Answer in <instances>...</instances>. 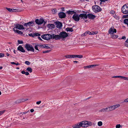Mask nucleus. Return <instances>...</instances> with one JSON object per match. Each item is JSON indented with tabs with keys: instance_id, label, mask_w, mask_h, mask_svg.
<instances>
[{
	"instance_id": "2",
	"label": "nucleus",
	"mask_w": 128,
	"mask_h": 128,
	"mask_svg": "<svg viewBox=\"0 0 128 128\" xmlns=\"http://www.w3.org/2000/svg\"><path fill=\"white\" fill-rule=\"evenodd\" d=\"M122 11L124 14H128V4H125L122 7Z\"/></svg>"
},
{
	"instance_id": "8",
	"label": "nucleus",
	"mask_w": 128,
	"mask_h": 128,
	"mask_svg": "<svg viewBox=\"0 0 128 128\" xmlns=\"http://www.w3.org/2000/svg\"><path fill=\"white\" fill-rule=\"evenodd\" d=\"M14 26H15L16 28L19 30H23L25 29L24 28V26L22 25L16 24H14Z\"/></svg>"
},
{
	"instance_id": "53",
	"label": "nucleus",
	"mask_w": 128,
	"mask_h": 128,
	"mask_svg": "<svg viewBox=\"0 0 128 128\" xmlns=\"http://www.w3.org/2000/svg\"><path fill=\"white\" fill-rule=\"evenodd\" d=\"M41 102L40 101H38L36 102V104H39L41 103Z\"/></svg>"
},
{
	"instance_id": "38",
	"label": "nucleus",
	"mask_w": 128,
	"mask_h": 128,
	"mask_svg": "<svg viewBox=\"0 0 128 128\" xmlns=\"http://www.w3.org/2000/svg\"><path fill=\"white\" fill-rule=\"evenodd\" d=\"M33 35L34 36H40V34L38 33H33Z\"/></svg>"
},
{
	"instance_id": "17",
	"label": "nucleus",
	"mask_w": 128,
	"mask_h": 128,
	"mask_svg": "<svg viewBox=\"0 0 128 128\" xmlns=\"http://www.w3.org/2000/svg\"><path fill=\"white\" fill-rule=\"evenodd\" d=\"M81 122H79L77 124H76L74 125L72 127L75 128H79L81 127H82V124H81Z\"/></svg>"
},
{
	"instance_id": "46",
	"label": "nucleus",
	"mask_w": 128,
	"mask_h": 128,
	"mask_svg": "<svg viewBox=\"0 0 128 128\" xmlns=\"http://www.w3.org/2000/svg\"><path fill=\"white\" fill-rule=\"evenodd\" d=\"M4 56V54L3 53H0V58L3 57Z\"/></svg>"
},
{
	"instance_id": "4",
	"label": "nucleus",
	"mask_w": 128,
	"mask_h": 128,
	"mask_svg": "<svg viewBox=\"0 0 128 128\" xmlns=\"http://www.w3.org/2000/svg\"><path fill=\"white\" fill-rule=\"evenodd\" d=\"M25 48L28 51L34 52V48L32 45L26 44L25 46Z\"/></svg>"
},
{
	"instance_id": "64",
	"label": "nucleus",
	"mask_w": 128,
	"mask_h": 128,
	"mask_svg": "<svg viewBox=\"0 0 128 128\" xmlns=\"http://www.w3.org/2000/svg\"><path fill=\"white\" fill-rule=\"evenodd\" d=\"M34 111V110L33 109H31L30 110V111L31 112H33Z\"/></svg>"
},
{
	"instance_id": "49",
	"label": "nucleus",
	"mask_w": 128,
	"mask_h": 128,
	"mask_svg": "<svg viewBox=\"0 0 128 128\" xmlns=\"http://www.w3.org/2000/svg\"><path fill=\"white\" fill-rule=\"evenodd\" d=\"M43 48H46L47 49H49V48H50V47H49L48 46H43Z\"/></svg>"
},
{
	"instance_id": "33",
	"label": "nucleus",
	"mask_w": 128,
	"mask_h": 128,
	"mask_svg": "<svg viewBox=\"0 0 128 128\" xmlns=\"http://www.w3.org/2000/svg\"><path fill=\"white\" fill-rule=\"evenodd\" d=\"M79 11L78 10H72V14H77V13H78V12Z\"/></svg>"
},
{
	"instance_id": "51",
	"label": "nucleus",
	"mask_w": 128,
	"mask_h": 128,
	"mask_svg": "<svg viewBox=\"0 0 128 128\" xmlns=\"http://www.w3.org/2000/svg\"><path fill=\"white\" fill-rule=\"evenodd\" d=\"M28 112H21L20 113V114H26Z\"/></svg>"
},
{
	"instance_id": "40",
	"label": "nucleus",
	"mask_w": 128,
	"mask_h": 128,
	"mask_svg": "<svg viewBox=\"0 0 128 128\" xmlns=\"http://www.w3.org/2000/svg\"><path fill=\"white\" fill-rule=\"evenodd\" d=\"M25 63L27 65H29L30 64V62L28 61H25Z\"/></svg>"
},
{
	"instance_id": "50",
	"label": "nucleus",
	"mask_w": 128,
	"mask_h": 128,
	"mask_svg": "<svg viewBox=\"0 0 128 128\" xmlns=\"http://www.w3.org/2000/svg\"><path fill=\"white\" fill-rule=\"evenodd\" d=\"M123 78L125 80H128V78L127 77L124 76Z\"/></svg>"
},
{
	"instance_id": "39",
	"label": "nucleus",
	"mask_w": 128,
	"mask_h": 128,
	"mask_svg": "<svg viewBox=\"0 0 128 128\" xmlns=\"http://www.w3.org/2000/svg\"><path fill=\"white\" fill-rule=\"evenodd\" d=\"M118 36L116 35H114L112 36V38L113 39H114L116 38H118Z\"/></svg>"
},
{
	"instance_id": "60",
	"label": "nucleus",
	"mask_w": 128,
	"mask_h": 128,
	"mask_svg": "<svg viewBox=\"0 0 128 128\" xmlns=\"http://www.w3.org/2000/svg\"><path fill=\"white\" fill-rule=\"evenodd\" d=\"M26 72L24 71H22L21 73L22 74H25Z\"/></svg>"
},
{
	"instance_id": "63",
	"label": "nucleus",
	"mask_w": 128,
	"mask_h": 128,
	"mask_svg": "<svg viewBox=\"0 0 128 128\" xmlns=\"http://www.w3.org/2000/svg\"><path fill=\"white\" fill-rule=\"evenodd\" d=\"M21 100V102H24L25 101V100L24 99H20Z\"/></svg>"
},
{
	"instance_id": "62",
	"label": "nucleus",
	"mask_w": 128,
	"mask_h": 128,
	"mask_svg": "<svg viewBox=\"0 0 128 128\" xmlns=\"http://www.w3.org/2000/svg\"><path fill=\"white\" fill-rule=\"evenodd\" d=\"M124 76H119L118 78H124Z\"/></svg>"
},
{
	"instance_id": "56",
	"label": "nucleus",
	"mask_w": 128,
	"mask_h": 128,
	"mask_svg": "<svg viewBox=\"0 0 128 128\" xmlns=\"http://www.w3.org/2000/svg\"><path fill=\"white\" fill-rule=\"evenodd\" d=\"M114 13V10H112L110 11V13L112 14H113Z\"/></svg>"
},
{
	"instance_id": "57",
	"label": "nucleus",
	"mask_w": 128,
	"mask_h": 128,
	"mask_svg": "<svg viewBox=\"0 0 128 128\" xmlns=\"http://www.w3.org/2000/svg\"><path fill=\"white\" fill-rule=\"evenodd\" d=\"M25 74L26 76H28L29 75V73L28 72H26Z\"/></svg>"
},
{
	"instance_id": "11",
	"label": "nucleus",
	"mask_w": 128,
	"mask_h": 128,
	"mask_svg": "<svg viewBox=\"0 0 128 128\" xmlns=\"http://www.w3.org/2000/svg\"><path fill=\"white\" fill-rule=\"evenodd\" d=\"M116 29L115 28L114 29V27H111V28L109 29L108 31V33L109 34H113L114 33H116Z\"/></svg>"
},
{
	"instance_id": "9",
	"label": "nucleus",
	"mask_w": 128,
	"mask_h": 128,
	"mask_svg": "<svg viewBox=\"0 0 128 128\" xmlns=\"http://www.w3.org/2000/svg\"><path fill=\"white\" fill-rule=\"evenodd\" d=\"M72 18L76 21L78 22L80 19L79 15L77 14H74L72 16Z\"/></svg>"
},
{
	"instance_id": "26",
	"label": "nucleus",
	"mask_w": 128,
	"mask_h": 128,
	"mask_svg": "<svg viewBox=\"0 0 128 128\" xmlns=\"http://www.w3.org/2000/svg\"><path fill=\"white\" fill-rule=\"evenodd\" d=\"M26 70L28 72L30 73L32 71V69L30 67H28L27 68Z\"/></svg>"
},
{
	"instance_id": "3",
	"label": "nucleus",
	"mask_w": 128,
	"mask_h": 128,
	"mask_svg": "<svg viewBox=\"0 0 128 128\" xmlns=\"http://www.w3.org/2000/svg\"><path fill=\"white\" fill-rule=\"evenodd\" d=\"M92 9L93 11L95 12H98L101 11L102 10L100 8L98 5L92 6Z\"/></svg>"
},
{
	"instance_id": "21",
	"label": "nucleus",
	"mask_w": 128,
	"mask_h": 128,
	"mask_svg": "<svg viewBox=\"0 0 128 128\" xmlns=\"http://www.w3.org/2000/svg\"><path fill=\"white\" fill-rule=\"evenodd\" d=\"M45 36L47 39L46 40H48L52 38V35L50 34H46Z\"/></svg>"
},
{
	"instance_id": "25",
	"label": "nucleus",
	"mask_w": 128,
	"mask_h": 128,
	"mask_svg": "<svg viewBox=\"0 0 128 128\" xmlns=\"http://www.w3.org/2000/svg\"><path fill=\"white\" fill-rule=\"evenodd\" d=\"M48 26L50 28H55L54 25L52 24H48Z\"/></svg>"
},
{
	"instance_id": "42",
	"label": "nucleus",
	"mask_w": 128,
	"mask_h": 128,
	"mask_svg": "<svg viewBox=\"0 0 128 128\" xmlns=\"http://www.w3.org/2000/svg\"><path fill=\"white\" fill-rule=\"evenodd\" d=\"M38 44H37L36 45L34 46V48L35 49L39 51V50L38 49Z\"/></svg>"
},
{
	"instance_id": "12",
	"label": "nucleus",
	"mask_w": 128,
	"mask_h": 128,
	"mask_svg": "<svg viewBox=\"0 0 128 128\" xmlns=\"http://www.w3.org/2000/svg\"><path fill=\"white\" fill-rule=\"evenodd\" d=\"M80 18L84 20L88 18V16L86 14H82L79 15Z\"/></svg>"
},
{
	"instance_id": "23",
	"label": "nucleus",
	"mask_w": 128,
	"mask_h": 128,
	"mask_svg": "<svg viewBox=\"0 0 128 128\" xmlns=\"http://www.w3.org/2000/svg\"><path fill=\"white\" fill-rule=\"evenodd\" d=\"M6 9L10 12H16V9L11 8H6Z\"/></svg>"
},
{
	"instance_id": "58",
	"label": "nucleus",
	"mask_w": 128,
	"mask_h": 128,
	"mask_svg": "<svg viewBox=\"0 0 128 128\" xmlns=\"http://www.w3.org/2000/svg\"><path fill=\"white\" fill-rule=\"evenodd\" d=\"M126 39V37L125 36H123L121 38V39Z\"/></svg>"
},
{
	"instance_id": "6",
	"label": "nucleus",
	"mask_w": 128,
	"mask_h": 128,
	"mask_svg": "<svg viewBox=\"0 0 128 128\" xmlns=\"http://www.w3.org/2000/svg\"><path fill=\"white\" fill-rule=\"evenodd\" d=\"M120 106V104H117L108 107L109 111H112L114 110Z\"/></svg>"
},
{
	"instance_id": "19",
	"label": "nucleus",
	"mask_w": 128,
	"mask_h": 128,
	"mask_svg": "<svg viewBox=\"0 0 128 128\" xmlns=\"http://www.w3.org/2000/svg\"><path fill=\"white\" fill-rule=\"evenodd\" d=\"M98 66V64H94L84 66V67L85 69H86V68H92L93 67L96 66Z\"/></svg>"
},
{
	"instance_id": "30",
	"label": "nucleus",
	"mask_w": 128,
	"mask_h": 128,
	"mask_svg": "<svg viewBox=\"0 0 128 128\" xmlns=\"http://www.w3.org/2000/svg\"><path fill=\"white\" fill-rule=\"evenodd\" d=\"M16 32L18 33L19 34H23V32H21V31L18 30H16Z\"/></svg>"
},
{
	"instance_id": "55",
	"label": "nucleus",
	"mask_w": 128,
	"mask_h": 128,
	"mask_svg": "<svg viewBox=\"0 0 128 128\" xmlns=\"http://www.w3.org/2000/svg\"><path fill=\"white\" fill-rule=\"evenodd\" d=\"M29 36H32V37H33L34 36V35H33V34L31 33V34H29Z\"/></svg>"
},
{
	"instance_id": "27",
	"label": "nucleus",
	"mask_w": 128,
	"mask_h": 128,
	"mask_svg": "<svg viewBox=\"0 0 128 128\" xmlns=\"http://www.w3.org/2000/svg\"><path fill=\"white\" fill-rule=\"evenodd\" d=\"M124 22L128 26V18L124 20Z\"/></svg>"
},
{
	"instance_id": "61",
	"label": "nucleus",
	"mask_w": 128,
	"mask_h": 128,
	"mask_svg": "<svg viewBox=\"0 0 128 128\" xmlns=\"http://www.w3.org/2000/svg\"><path fill=\"white\" fill-rule=\"evenodd\" d=\"M38 39L39 40H41V41H42V38H41L40 37H38Z\"/></svg>"
},
{
	"instance_id": "5",
	"label": "nucleus",
	"mask_w": 128,
	"mask_h": 128,
	"mask_svg": "<svg viewBox=\"0 0 128 128\" xmlns=\"http://www.w3.org/2000/svg\"><path fill=\"white\" fill-rule=\"evenodd\" d=\"M35 22L38 25H40L42 24L43 23H44V25L46 23V22L44 21L43 19H40L39 20L38 19H36L35 20Z\"/></svg>"
},
{
	"instance_id": "35",
	"label": "nucleus",
	"mask_w": 128,
	"mask_h": 128,
	"mask_svg": "<svg viewBox=\"0 0 128 128\" xmlns=\"http://www.w3.org/2000/svg\"><path fill=\"white\" fill-rule=\"evenodd\" d=\"M41 37L42 39L46 40L47 39H46L45 34L42 35L41 36Z\"/></svg>"
},
{
	"instance_id": "20",
	"label": "nucleus",
	"mask_w": 128,
	"mask_h": 128,
	"mask_svg": "<svg viewBox=\"0 0 128 128\" xmlns=\"http://www.w3.org/2000/svg\"><path fill=\"white\" fill-rule=\"evenodd\" d=\"M18 50L22 52H25V50L23 48L21 45L19 46L18 48Z\"/></svg>"
},
{
	"instance_id": "47",
	"label": "nucleus",
	"mask_w": 128,
	"mask_h": 128,
	"mask_svg": "<svg viewBox=\"0 0 128 128\" xmlns=\"http://www.w3.org/2000/svg\"><path fill=\"white\" fill-rule=\"evenodd\" d=\"M5 112V110L1 111H0V116L2 115Z\"/></svg>"
},
{
	"instance_id": "59",
	"label": "nucleus",
	"mask_w": 128,
	"mask_h": 128,
	"mask_svg": "<svg viewBox=\"0 0 128 128\" xmlns=\"http://www.w3.org/2000/svg\"><path fill=\"white\" fill-rule=\"evenodd\" d=\"M62 11H64V7H62L61 8Z\"/></svg>"
},
{
	"instance_id": "37",
	"label": "nucleus",
	"mask_w": 128,
	"mask_h": 128,
	"mask_svg": "<svg viewBox=\"0 0 128 128\" xmlns=\"http://www.w3.org/2000/svg\"><path fill=\"white\" fill-rule=\"evenodd\" d=\"M98 126H101L102 125V122L101 121L99 122H98Z\"/></svg>"
},
{
	"instance_id": "15",
	"label": "nucleus",
	"mask_w": 128,
	"mask_h": 128,
	"mask_svg": "<svg viewBox=\"0 0 128 128\" xmlns=\"http://www.w3.org/2000/svg\"><path fill=\"white\" fill-rule=\"evenodd\" d=\"M52 38L55 39L56 40H59L61 38L60 34L59 35H55L54 34H53L52 35Z\"/></svg>"
},
{
	"instance_id": "31",
	"label": "nucleus",
	"mask_w": 128,
	"mask_h": 128,
	"mask_svg": "<svg viewBox=\"0 0 128 128\" xmlns=\"http://www.w3.org/2000/svg\"><path fill=\"white\" fill-rule=\"evenodd\" d=\"M64 57L67 58H72V55H66Z\"/></svg>"
},
{
	"instance_id": "32",
	"label": "nucleus",
	"mask_w": 128,
	"mask_h": 128,
	"mask_svg": "<svg viewBox=\"0 0 128 128\" xmlns=\"http://www.w3.org/2000/svg\"><path fill=\"white\" fill-rule=\"evenodd\" d=\"M52 12L54 14H55L56 13L57 11L56 9H53L52 10Z\"/></svg>"
},
{
	"instance_id": "52",
	"label": "nucleus",
	"mask_w": 128,
	"mask_h": 128,
	"mask_svg": "<svg viewBox=\"0 0 128 128\" xmlns=\"http://www.w3.org/2000/svg\"><path fill=\"white\" fill-rule=\"evenodd\" d=\"M38 46H39L40 47L42 48H44L43 46H44L42 44H38Z\"/></svg>"
},
{
	"instance_id": "24",
	"label": "nucleus",
	"mask_w": 128,
	"mask_h": 128,
	"mask_svg": "<svg viewBox=\"0 0 128 128\" xmlns=\"http://www.w3.org/2000/svg\"><path fill=\"white\" fill-rule=\"evenodd\" d=\"M87 33H88V34L90 35H94V34H96L98 33V32H90L89 31H87Z\"/></svg>"
},
{
	"instance_id": "10",
	"label": "nucleus",
	"mask_w": 128,
	"mask_h": 128,
	"mask_svg": "<svg viewBox=\"0 0 128 128\" xmlns=\"http://www.w3.org/2000/svg\"><path fill=\"white\" fill-rule=\"evenodd\" d=\"M34 21H31L27 23L24 24V26L27 27L28 26H32L34 24Z\"/></svg>"
},
{
	"instance_id": "41",
	"label": "nucleus",
	"mask_w": 128,
	"mask_h": 128,
	"mask_svg": "<svg viewBox=\"0 0 128 128\" xmlns=\"http://www.w3.org/2000/svg\"><path fill=\"white\" fill-rule=\"evenodd\" d=\"M18 43L20 44H23V42L22 41H20L19 40H18Z\"/></svg>"
},
{
	"instance_id": "28",
	"label": "nucleus",
	"mask_w": 128,
	"mask_h": 128,
	"mask_svg": "<svg viewBox=\"0 0 128 128\" xmlns=\"http://www.w3.org/2000/svg\"><path fill=\"white\" fill-rule=\"evenodd\" d=\"M66 31H70L72 32V28H66Z\"/></svg>"
},
{
	"instance_id": "29",
	"label": "nucleus",
	"mask_w": 128,
	"mask_h": 128,
	"mask_svg": "<svg viewBox=\"0 0 128 128\" xmlns=\"http://www.w3.org/2000/svg\"><path fill=\"white\" fill-rule=\"evenodd\" d=\"M125 46L128 48V39H127L125 42Z\"/></svg>"
},
{
	"instance_id": "43",
	"label": "nucleus",
	"mask_w": 128,
	"mask_h": 128,
	"mask_svg": "<svg viewBox=\"0 0 128 128\" xmlns=\"http://www.w3.org/2000/svg\"><path fill=\"white\" fill-rule=\"evenodd\" d=\"M67 13L68 14H72V10H70L68 11H67Z\"/></svg>"
},
{
	"instance_id": "48",
	"label": "nucleus",
	"mask_w": 128,
	"mask_h": 128,
	"mask_svg": "<svg viewBox=\"0 0 128 128\" xmlns=\"http://www.w3.org/2000/svg\"><path fill=\"white\" fill-rule=\"evenodd\" d=\"M123 17L124 18H128V14L124 15L123 16Z\"/></svg>"
},
{
	"instance_id": "45",
	"label": "nucleus",
	"mask_w": 128,
	"mask_h": 128,
	"mask_svg": "<svg viewBox=\"0 0 128 128\" xmlns=\"http://www.w3.org/2000/svg\"><path fill=\"white\" fill-rule=\"evenodd\" d=\"M51 50H47V51H44L43 52V53H46L48 52H49Z\"/></svg>"
},
{
	"instance_id": "34",
	"label": "nucleus",
	"mask_w": 128,
	"mask_h": 128,
	"mask_svg": "<svg viewBox=\"0 0 128 128\" xmlns=\"http://www.w3.org/2000/svg\"><path fill=\"white\" fill-rule=\"evenodd\" d=\"M21 102H22L21 100L20 99L17 100L15 102V103L16 104H18L20 103Z\"/></svg>"
},
{
	"instance_id": "54",
	"label": "nucleus",
	"mask_w": 128,
	"mask_h": 128,
	"mask_svg": "<svg viewBox=\"0 0 128 128\" xmlns=\"http://www.w3.org/2000/svg\"><path fill=\"white\" fill-rule=\"evenodd\" d=\"M124 102H128V98L125 99Z\"/></svg>"
},
{
	"instance_id": "22",
	"label": "nucleus",
	"mask_w": 128,
	"mask_h": 128,
	"mask_svg": "<svg viewBox=\"0 0 128 128\" xmlns=\"http://www.w3.org/2000/svg\"><path fill=\"white\" fill-rule=\"evenodd\" d=\"M83 56L82 55H72V58H81Z\"/></svg>"
},
{
	"instance_id": "13",
	"label": "nucleus",
	"mask_w": 128,
	"mask_h": 128,
	"mask_svg": "<svg viewBox=\"0 0 128 128\" xmlns=\"http://www.w3.org/2000/svg\"><path fill=\"white\" fill-rule=\"evenodd\" d=\"M58 16L59 18H65L66 17V14L63 12H60L58 14Z\"/></svg>"
},
{
	"instance_id": "44",
	"label": "nucleus",
	"mask_w": 128,
	"mask_h": 128,
	"mask_svg": "<svg viewBox=\"0 0 128 128\" xmlns=\"http://www.w3.org/2000/svg\"><path fill=\"white\" fill-rule=\"evenodd\" d=\"M120 124H117L116 126V128H120Z\"/></svg>"
},
{
	"instance_id": "1",
	"label": "nucleus",
	"mask_w": 128,
	"mask_h": 128,
	"mask_svg": "<svg viewBox=\"0 0 128 128\" xmlns=\"http://www.w3.org/2000/svg\"><path fill=\"white\" fill-rule=\"evenodd\" d=\"M81 123V124L82 127L86 128L92 125V122L90 121H84L82 122Z\"/></svg>"
},
{
	"instance_id": "36",
	"label": "nucleus",
	"mask_w": 128,
	"mask_h": 128,
	"mask_svg": "<svg viewBox=\"0 0 128 128\" xmlns=\"http://www.w3.org/2000/svg\"><path fill=\"white\" fill-rule=\"evenodd\" d=\"M88 34V33H87V31H86V32H85V33H84L83 34H82V36H85L87 35Z\"/></svg>"
},
{
	"instance_id": "18",
	"label": "nucleus",
	"mask_w": 128,
	"mask_h": 128,
	"mask_svg": "<svg viewBox=\"0 0 128 128\" xmlns=\"http://www.w3.org/2000/svg\"><path fill=\"white\" fill-rule=\"evenodd\" d=\"M87 16H88V17L91 20L94 19L96 17V16L92 14H88L87 15Z\"/></svg>"
},
{
	"instance_id": "16",
	"label": "nucleus",
	"mask_w": 128,
	"mask_h": 128,
	"mask_svg": "<svg viewBox=\"0 0 128 128\" xmlns=\"http://www.w3.org/2000/svg\"><path fill=\"white\" fill-rule=\"evenodd\" d=\"M109 112L110 111L108 107L104 108H103L99 110V112Z\"/></svg>"
},
{
	"instance_id": "7",
	"label": "nucleus",
	"mask_w": 128,
	"mask_h": 128,
	"mask_svg": "<svg viewBox=\"0 0 128 128\" xmlns=\"http://www.w3.org/2000/svg\"><path fill=\"white\" fill-rule=\"evenodd\" d=\"M60 36L61 38H64L68 36L67 33L65 32L62 31L60 32Z\"/></svg>"
},
{
	"instance_id": "14",
	"label": "nucleus",
	"mask_w": 128,
	"mask_h": 128,
	"mask_svg": "<svg viewBox=\"0 0 128 128\" xmlns=\"http://www.w3.org/2000/svg\"><path fill=\"white\" fill-rule=\"evenodd\" d=\"M54 24L58 28H60L62 27V23L59 21H56L55 22Z\"/></svg>"
}]
</instances>
